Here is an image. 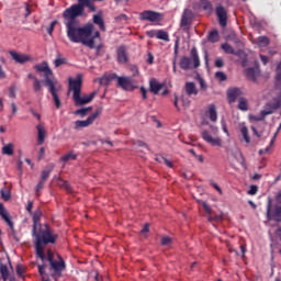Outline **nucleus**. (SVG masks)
<instances>
[{
	"mask_svg": "<svg viewBox=\"0 0 281 281\" xmlns=\"http://www.w3.org/2000/svg\"><path fill=\"white\" fill-rule=\"evenodd\" d=\"M80 15H77L69 9L63 12L64 25H66V34L70 43H82L86 47H94L93 40V24H86L80 26V21L78 20Z\"/></svg>",
	"mask_w": 281,
	"mask_h": 281,
	"instance_id": "obj_1",
	"label": "nucleus"
},
{
	"mask_svg": "<svg viewBox=\"0 0 281 281\" xmlns=\"http://www.w3.org/2000/svg\"><path fill=\"white\" fill-rule=\"evenodd\" d=\"M32 236L35 238L36 256L43 261L45 260V247L43 245H56L58 234L54 233L49 225L45 224L44 228L35 231V234H32Z\"/></svg>",
	"mask_w": 281,
	"mask_h": 281,
	"instance_id": "obj_2",
	"label": "nucleus"
},
{
	"mask_svg": "<svg viewBox=\"0 0 281 281\" xmlns=\"http://www.w3.org/2000/svg\"><path fill=\"white\" fill-rule=\"evenodd\" d=\"M34 69L38 71V74H44L45 80L44 85L47 87L49 93L52 94L54 104L56 109H60L63 106V102H60V97H58V91L60 90V85L58 81L52 80V76H54V71L49 68V64L47 61H43L41 64H36Z\"/></svg>",
	"mask_w": 281,
	"mask_h": 281,
	"instance_id": "obj_3",
	"label": "nucleus"
},
{
	"mask_svg": "<svg viewBox=\"0 0 281 281\" xmlns=\"http://www.w3.org/2000/svg\"><path fill=\"white\" fill-rule=\"evenodd\" d=\"M69 91H74L72 100L76 106H82L85 104H89L95 98V92L90 93L89 95L81 97L80 93L82 92V75H77V77L69 78Z\"/></svg>",
	"mask_w": 281,
	"mask_h": 281,
	"instance_id": "obj_4",
	"label": "nucleus"
},
{
	"mask_svg": "<svg viewBox=\"0 0 281 281\" xmlns=\"http://www.w3.org/2000/svg\"><path fill=\"white\" fill-rule=\"evenodd\" d=\"M274 199L276 203H273V199L268 198L267 220L281 223V192L277 193Z\"/></svg>",
	"mask_w": 281,
	"mask_h": 281,
	"instance_id": "obj_5",
	"label": "nucleus"
},
{
	"mask_svg": "<svg viewBox=\"0 0 281 281\" xmlns=\"http://www.w3.org/2000/svg\"><path fill=\"white\" fill-rule=\"evenodd\" d=\"M190 56H182L180 58V69L183 71H190V69H199L201 67V59L199 58V50L196 47H192L190 50Z\"/></svg>",
	"mask_w": 281,
	"mask_h": 281,
	"instance_id": "obj_6",
	"label": "nucleus"
},
{
	"mask_svg": "<svg viewBox=\"0 0 281 281\" xmlns=\"http://www.w3.org/2000/svg\"><path fill=\"white\" fill-rule=\"evenodd\" d=\"M85 8H89L91 12H95V4H93L92 0H78L76 4L70 5L67 10L77 16H82L85 14Z\"/></svg>",
	"mask_w": 281,
	"mask_h": 281,
	"instance_id": "obj_7",
	"label": "nucleus"
},
{
	"mask_svg": "<svg viewBox=\"0 0 281 281\" xmlns=\"http://www.w3.org/2000/svg\"><path fill=\"white\" fill-rule=\"evenodd\" d=\"M54 168H55L54 164H49L42 171L41 179L35 187V196H41V190L45 188V183H47V180L49 179V175L54 172Z\"/></svg>",
	"mask_w": 281,
	"mask_h": 281,
	"instance_id": "obj_8",
	"label": "nucleus"
},
{
	"mask_svg": "<svg viewBox=\"0 0 281 281\" xmlns=\"http://www.w3.org/2000/svg\"><path fill=\"white\" fill-rule=\"evenodd\" d=\"M139 21H149V23H159L164 21V15L157 11L145 10L139 13Z\"/></svg>",
	"mask_w": 281,
	"mask_h": 281,
	"instance_id": "obj_9",
	"label": "nucleus"
},
{
	"mask_svg": "<svg viewBox=\"0 0 281 281\" xmlns=\"http://www.w3.org/2000/svg\"><path fill=\"white\" fill-rule=\"evenodd\" d=\"M102 113V109H98L93 114H91L87 120L85 121H76L75 122V131H80V128H87L88 126H91L98 117H100V114Z\"/></svg>",
	"mask_w": 281,
	"mask_h": 281,
	"instance_id": "obj_10",
	"label": "nucleus"
},
{
	"mask_svg": "<svg viewBox=\"0 0 281 281\" xmlns=\"http://www.w3.org/2000/svg\"><path fill=\"white\" fill-rule=\"evenodd\" d=\"M57 258L58 260L53 261L50 265V269L55 271V273H53L52 277L54 278V276H57V278H63V271L67 269V263L60 255H57Z\"/></svg>",
	"mask_w": 281,
	"mask_h": 281,
	"instance_id": "obj_11",
	"label": "nucleus"
},
{
	"mask_svg": "<svg viewBox=\"0 0 281 281\" xmlns=\"http://www.w3.org/2000/svg\"><path fill=\"white\" fill-rule=\"evenodd\" d=\"M0 216H2L3 221L10 227L12 236L14 237L16 243H19V237H16V229H14V222H12V218H10V214H8V212L5 211V206H3L2 203H0Z\"/></svg>",
	"mask_w": 281,
	"mask_h": 281,
	"instance_id": "obj_12",
	"label": "nucleus"
},
{
	"mask_svg": "<svg viewBox=\"0 0 281 281\" xmlns=\"http://www.w3.org/2000/svg\"><path fill=\"white\" fill-rule=\"evenodd\" d=\"M115 80H117V87L123 89V91H133V89H135L133 86V77H120L116 75Z\"/></svg>",
	"mask_w": 281,
	"mask_h": 281,
	"instance_id": "obj_13",
	"label": "nucleus"
},
{
	"mask_svg": "<svg viewBox=\"0 0 281 281\" xmlns=\"http://www.w3.org/2000/svg\"><path fill=\"white\" fill-rule=\"evenodd\" d=\"M202 139L206 142V144H210V146H217L221 148L223 146V140L220 137L212 136V132L204 130L201 132Z\"/></svg>",
	"mask_w": 281,
	"mask_h": 281,
	"instance_id": "obj_14",
	"label": "nucleus"
},
{
	"mask_svg": "<svg viewBox=\"0 0 281 281\" xmlns=\"http://www.w3.org/2000/svg\"><path fill=\"white\" fill-rule=\"evenodd\" d=\"M90 38H94V40H93V47H89V49H95V56H101L102 49H104V44L102 43L100 31H95Z\"/></svg>",
	"mask_w": 281,
	"mask_h": 281,
	"instance_id": "obj_15",
	"label": "nucleus"
},
{
	"mask_svg": "<svg viewBox=\"0 0 281 281\" xmlns=\"http://www.w3.org/2000/svg\"><path fill=\"white\" fill-rule=\"evenodd\" d=\"M215 14L218 19V23L222 27H227V9L223 4H217Z\"/></svg>",
	"mask_w": 281,
	"mask_h": 281,
	"instance_id": "obj_16",
	"label": "nucleus"
},
{
	"mask_svg": "<svg viewBox=\"0 0 281 281\" xmlns=\"http://www.w3.org/2000/svg\"><path fill=\"white\" fill-rule=\"evenodd\" d=\"M190 25H192V12L190 9H184L180 21V26L184 32H188V30H190Z\"/></svg>",
	"mask_w": 281,
	"mask_h": 281,
	"instance_id": "obj_17",
	"label": "nucleus"
},
{
	"mask_svg": "<svg viewBox=\"0 0 281 281\" xmlns=\"http://www.w3.org/2000/svg\"><path fill=\"white\" fill-rule=\"evenodd\" d=\"M183 91L186 95H188V98H192V97L195 98V95H199V89H196V83L192 81L186 82L183 87Z\"/></svg>",
	"mask_w": 281,
	"mask_h": 281,
	"instance_id": "obj_18",
	"label": "nucleus"
},
{
	"mask_svg": "<svg viewBox=\"0 0 281 281\" xmlns=\"http://www.w3.org/2000/svg\"><path fill=\"white\" fill-rule=\"evenodd\" d=\"M41 216H43V211L41 209H37L33 213V228H32V234H36V231L43 228L41 225Z\"/></svg>",
	"mask_w": 281,
	"mask_h": 281,
	"instance_id": "obj_19",
	"label": "nucleus"
},
{
	"mask_svg": "<svg viewBox=\"0 0 281 281\" xmlns=\"http://www.w3.org/2000/svg\"><path fill=\"white\" fill-rule=\"evenodd\" d=\"M243 95L240 88H231L227 90V100L229 104H234L238 98Z\"/></svg>",
	"mask_w": 281,
	"mask_h": 281,
	"instance_id": "obj_20",
	"label": "nucleus"
},
{
	"mask_svg": "<svg viewBox=\"0 0 281 281\" xmlns=\"http://www.w3.org/2000/svg\"><path fill=\"white\" fill-rule=\"evenodd\" d=\"M161 89H166L165 83H159V81H157L155 78L150 79L149 91L154 93V95H159V91H161Z\"/></svg>",
	"mask_w": 281,
	"mask_h": 281,
	"instance_id": "obj_21",
	"label": "nucleus"
},
{
	"mask_svg": "<svg viewBox=\"0 0 281 281\" xmlns=\"http://www.w3.org/2000/svg\"><path fill=\"white\" fill-rule=\"evenodd\" d=\"M116 58L120 65H126L128 63V54H126V47L120 46L116 50Z\"/></svg>",
	"mask_w": 281,
	"mask_h": 281,
	"instance_id": "obj_22",
	"label": "nucleus"
},
{
	"mask_svg": "<svg viewBox=\"0 0 281 281\" xmlns=\"http://www.w3.org/2000/svg\"><path fill=\"white\" fill-rule=\"evenodd\" d=\"M10 56L15 60V63H19L20 65H24V63H29L30 56L23 55L21 53H16L14 50L9 52Z\"/></svg>",
	"mask_w": 281,
	"mask_h": 281,
	"instance_id": "obj_23",
	"label": "nucleus"
},
{
	"mask_svg": "<svg viewBox=\"0 0 281 281\" xmlns=\"http://www.w3.org/2000/svg\"><path fill=\"white\" fill-rule=\"evenodd\" d=\"M246 76L248 80H251L252 82H257L258 77L260 76V67H256V68L250 67L246 69Z\"/></svg>",
	"mask_w": 281,
	"mask_h": 281,
	"instance_id": "obj_24",
	"label": "nucleus"
},
{
	"mask_svg": "<svg viewBox=\"0 0 281 281\" xmlns=\"http://www.w3.org/2000/svg\"><path fill=\"white\" fill-rule=\"evenodd\" d=\"M37 144L42 146V144H45V136L47 135V132H45V127L43 125H37Z\"/></svg>",
	"mask_w": 281,
	"mask_h": 281,
	"instance_id": "obj_25",
	"label": "nucleus"
},
{
	"mask_svg": "<svg viewBox=\"0 0 281 281\" xmlns=\"http://www.w3.org/2000/svg\"><path fill=\"white\" fill-rule=\"evenodd\" d=\"M206 115L209 116L211 122H216L218 120V112H216V105H209V111L206 112Z\"/></svg>",
	"mask_w": 281,
	"mask_h": 281,
	"instance_id": "obj_26",
	"label": "nucleus"
},
{
	"mask_svg": "<svg viewBox=\"0 0 281 281\" xmlns=\"http://www.w3.org/2000/svg\"><path fill=\"white\" fill-rule=\"evenodd\" d=\"M117 78V74H111L109 76H103L99 79L100 85H103L104 87H109L111 85L112 80H115Z\"/></svg>",
	"mask_w": 281,
	"mask_h": 281,
	"instance_id": "obj_27",
	"label": "nucleus"
},
{
	"mask_svg": "<svg viewBox=\"0 0 281 281\" xmlns=\"http://www.w3.org/2000/svg\"><path fill=\"white\" fill-rule=\"evenodd\" d=\"M93 23L99 26V30H101V32H106V26L104 25V19H102V15H93Z\"/></svg>",
	"mask_w": 281,
	"mask_h": 281,
	"instance_id": "obj_28",
	"label": "nucleus"
},
{
	"mask_svg": "<svg viewBox=\"0 0 281 281\" xmlns=\"http://www.w3.org/2000/svg\"><path fill=\"white\" fill-rule=\"evenodd\" d=\"M58 186L59 188H61V190H66V192L68 194H74V188H71V184H69V181L67 180H61L60 178H58Z\"/></svg>",
	"mask_w": 281,
	"mask_h": 281,
	"instance_id": "obj_29",
	"label": "nucleus"
},
{
	"mask_svg": "<svg viewBox=\"0 0 281 281\" xmlns=\"http://www.w3.org/2000/svg\"><path fill=\"white\" fill-rule=\"evenodd\" d=\"M268 109H266V111H278V109H280L281 106V99L280 98H274L273 101L271 103L267 104Z\"/></svg>",
	"mask_w": 281,
	"mask_h": 281,
	"instance_id": "obj_30",
	"label": "nucleus"
},
{
	"mask_svg": "<svg viewBox=\"0 0 281 281\" xmlns=\"http://www.w3.org/2000/svg\"><path fill=\"white\" fill-rule=\"evenodd\" d=\"M200 8L209 14H212V11L214 10V8L212 7V2H210L209 0H200Z\"/></svg>",
	"mask_w": 281,
	"mask_h": 281,
	"instance_id": "obj_31",
	"label": "nucleus"
},
{
	"mask_svg": "<svg viewBox=\"0 0 281 281\" xmlns=\"http://www.w3.org/2000/svg\"><path fill=\"white\" fill-rule=\"evenodd\" d=\"M76 159H78V154L74 151H69L68 154L64 155L60 158V161H63L64 164H67V161H76Z\"/></svg>",
	"mask_w": 281,
	"mask_h": 281,
	"instance_id": "obj_32",
	"label": "nucleus"
},
{
	"mask_svg": "<svg viewBox=\"0 0 281 281\" xmlns=\"http://www.w3.org/2000/svg\"><path fill=\"white\" fill-rule=\"evenodd\" d=\"M2 155H8L9 157H12L14 155V144L9 143L2 147Z\"/></svg>",
	"mask_w": 281,
	"mask_h": 281,
	"instance_id": "obj_33",
	"label": "nucleus"
},
{
	"mask_svg": "<svg viewBox=\"0 0 281 281\" xmlns=\"http://www.w3.org/2000/svg\"><path fill=\"white\" fill-rule=\"evenodd\" d=\"M156 38H158V41H165L166 43L170 42V35L168 34V32H166L164 30L157 31Z\"/></svg>",
	"mask_w": 281,
	"mask_h": 281,
	"instance_id": "obj_34",
	"label": "nucleus"
},
{
	"mask_svg": "<svg viewBox=\"0 0 281 281\" xmlns=\"http://www.w3.org/2000/svg\"><path fill=\"white\" fill-rule=\"evenodd\" d=\"M241 137L246 144H251V138L249 137V128L247 126H243L240 128Z\"/></svg>",
	"mask_w": 281,
	"mask_h": 281,
	"instance_id": "obj_35",
	"label": "nucleus"
},
{
	"mask_svg": "<svg viewBox=\"0 0 281 281\" xmlns=\"http://www.w3.org/2000/svg\"><path fill=\"white\" fill-rule=\"evenodd\" d=\"M269 43H271V41L267 36H259L257 38L258 47H269Z\"/></svg>",
	"mask_w": 281,
	"mask_h": 281,
	"instance_id": "obj_36",
	"label": "nucleus"
},
{
	"mask_svg": "<svg viewBox=\"0 0 281 281\" xmlns=\"http://www.w3.org/2000/svg\"><path fill=\"white\" fill-rule=\"evenodd\" d=\"M220 40H221V36L218 35V31L214 30L210 32L209 34L210 43H218Z\"/></svg>",
	"mask_w": 281,
	"mask_h": 281,
	"instance_id": "obj_37",
	"label": "nucleus"
},
{
	"mask_svg": "<svg viewBox=\"0 0 281 281\" xmlns=\"http://www.w3.org/2000/svg\"><path fill=\"white\" fill-rule=\"evenodd\" d=\"M0 194H1V199H3V201H10V199H12V193L10 192V189H8V188L1 189Z\"/></svg>",
	"mask_w": 281,
	"mask_h": 281,
	"instance_id": "obj_38",
	"label": "nucleus"
},
{
	"mask_svg": "<svg viewBox=\"0 0 281 281\" xmlns=\"http://www.w3.org/2000/svg\"><path fill=\"white\" fill-rule=\"evenodd\" d=\"M0 273H1V276H2V279H3L4 281H7L8 278H10V272H9V270H8V266L1 263V265H0Z\"/></svg>",
	"mask_w": 281,
	"mask_h": 281,
	"instance_id": "obj_39",
	"label": "nucleus"
},
{
	"mask_svg": "<svg viewBox=\"0 0 281 281\" xmlns=\"http://www.w3.org/2000/svg\"><path fill=\"white\" fill-rule=\"evenodd\" d=\"M273 114V110H262L261 111V116H255L254 120L256 122H262V120H265V117H267V115H271Z\"/></svg>",
	"mask_w": 281,
	"mask_h": 281,
	"instance_id": "obj_40",
	"label": "nucleus"
},
{
	"mask_svg": "<svg viewBox=\"0 0 281 281\" xmlns=\"http://www.w3.org/2000/svg\"><path fill=\"white\" fill-rule=\"evenodd\" d=\"M237 109H239V111H247L249 109V105L247 103V99L239 98V103H238Z\"/></svg>",
	"mask_w": 281,
	"mask_h": 281,
	"instance_id": "obj_41",
	"label": "nucleus"
},
{
	"mask_svg": "<svg viewBox=\"0 0 281 281\" xmlns=\"http://www.w3.org/2000/svg\"><path fill=\"white\" fill-rule=\"evenodd\" d=\"M222 49L225 52V54H233V55H236V50H235L234 47H232V45H229L228 43L222 44Z\"/></svg>",
	"mask_w": 281,
	"mask_h": 281,
	"instance_id": "obj_42",
	"label": "nucleus"
},
{
	"mask_svg": "<svg viewBox=\"0 0 281 281\" xmlns=\"http://www.w3.org/2000/svg\"><path fill=\"white\" fill-rule=\"evenodd\" d=\"M116 23H121L122 25H126L128 23V15L126 14H120L115 18Z\"/></svg>",
	"mask_w": 281,
	"mask_h": 281,
	"instance_id": "obj_43",
	"label": "nucleus"
},
{
	"mask_svg": "<svg viewBox=\"0 0 281 281\" xmlns=\"http://www.w3.org/2000/svg\"><path fill=\"white\" fill-rule=\"evenodd\" d=\"M92 109L93 108L91 106L79 109L75 112V115H81V117H85V115H87L89 111H92Z\"/></svg>",
	"mask_w": 281,
	"mask_h": 281,
	"instance_id": "obj_44",
	"label": "nucleus"
},
{
	"mask_svg": "<svg viewBox=\"0 0 281 281\" xmlns=\"http://www.w3.org/2000/svg\"><path fill=\"white\" fill-rule=\"evenodd\" d=\"M55 67H60L61 65H67V59L60 57V54L57 55V58L54 61Z\"/></svg>",
	"mask_w": 281,
	"mask_h": 281,
	"instance_id": "obj_45",
	"label": "nucleus"
},
{
	"mask_svg": "<svg viewBox=\"0 0 281 281\" xmlns=\"http://www.w3.org/2000/svg\"><path fill=\"white\" fill-rule=\"evenodd\" d=\"M33 89L35 93H38V91H43V86L41 85V80H38V78H34Z\"/></svg>",
	"mask_w": 281,
	"mask_h": 281,
	"instance_id": "obj_46",
	"label": "nucleus"
},
{
	"mask_svg": "<svg viewBox=\"0 0 281 281\" xmlns=\"http://www.w3.org/2000/svg\"><path fill=\"white\" fill-rule=\"evenodd\" d=\"M274 142H276V134H274L273 138L271 139L270 145L268 147H266L265 149L259 150V155H267V153H269V150H271V147L273 146Z\"/></svg>",
	"mask_w": 281,
	"mask_h": 281,
	"instance_id": "obj_47",
	"label": "nucleus"
},
{
	"mask_svg": "<svg viewBox=\"0 0 281 281\" xmlns=\"http://www.w3.org/2000/svg\"><path fill=\"white\" fill-rule=\"evenodd\" d=\"M32 14V4L24 2V19H27Z\"/></svg>",
	"mask_w": 281,
	"mask_h": 281,
	"instance_id": "obj_48",
	"label": "nucleus"
},
{
	"mask_svg": "<svg viewBox=\"0 0 281 281\" xmlns=\"http://www.w3.org/2000/svg\"><path fill=\"white\" fill-rule=\"evenodd\" d=\"M215 78L220 81V82H225V80H227V75H225V72L223 71H217L215 74Z\"/></svg>",
	"mask_w": 281,
	"mask_h": 281,
	"instance_id": "obj_49",
	"label": "nucleus"
},
{
	"mask_svg": "<svg viewBox=\"0 0 281 281\" xmlns=\"http://www.w3.org/2000/svg\"><path fill=\"white\" fill-rule=\"evenodd\" d=\"M170 243H172V238H170L168 236L162 237L160 240V245H162V246H168V245H170Z\"/></svg>",
	"mask_w": 281,
	"mask_h": 281,
	"instance_id": "obj_50",
	"label": "nucleus"
},
{
	"mask_svg": "<svg viewBox=\"0 0 281 281\" xmlns=\"http://www.w3.org/2000/svg\"><path fill=\"white\" fill-rule=\"evenodd\" d=\"M58 24V21H53L49 25V27L47 29V34H49V36H52V34H54V27H56V25Z\"/></svg>",
	"mask_w": 281,
	"mask_h": 281,
	"instance_id": "obj_51",
	"label": "nucleus"
},
{
	"mask_svg": "<svg viewBox=\"0 0 281 281\" xmlns=\"http://www.w3.org/2000/svg\"><path fill=\"white\" fill-rule=\"evenodd\" d=\"M9 98H16V87L15 86H11L9 88Z\"/></svg>",
	"mask_w": 281,
	"mask_h": 281,
	"instance_id": "obj_52",
	"label": "nucleus"
},
{
	"mask_svg": "<svg viewBox=\"0 0 281 281\" xmlns=\"http://www.w3.org/2000/svg\"><path fill=\"white\" fill-rule=\"evenodd\" d=\"M131 71H132V76L133 78H135L136 76H139V68L135 65L131 66Z\"/></svg>",
	"mask_w": 281,
	"mask_h": 281,
	"instance_id": "obj_53",
	"label": "nucleus"
},
{
	"mask_svg": "<svg viewBox=\"0 0 281 281\" xmlns=\"http://www.w3.org/2000/svg\"><path fill=\"white\" fill-rule=\"evenodd\" d=\"M215 67H217L218 69L225 67V61L223 60V58H217L215 60Z\"/></svg>",
	"mask_w": 281,
	"mask_h": 281,
	"instance_id": "obj_54",
	"label": "nucleus"
},
{
	"mask_svg": "<svg viewBox=\"0 0 281 281\" xmlns=\"http://www.w3.org/2000/svg\"><path fill=\"white\" fill-rule=\"evenodd\" d=\"M257 193H258V186H256V184L250 186V189L248 190V194L254 195Z\"/></svg>",
	"mask_w": 281,
	"mask_h": 281,
	"instance_id": "obj_55",
	"label": "nucleus"
},
{
	"mask_svg": "<svg viewBox=\"0 0 281 281\" xmlns=\"http://www.w3.org/2000/svg\"><path fill=\"white\" fill-rule=\"evenodd\" d=\"M47 261L49 262V265H52V262H55L56 260L54 259V252H52V250L47 251Z\"/></svg>",
	"mask_w": 281,
	"mask_h": 281,
	"instance_id": "obj_56",
	"label": "nucleus"
},
{
	"mask_svg": "<svg viewBox=\"0 0 281 281\" xmlns=\"http://www.w3.org/2000/svg\"><path fill=\"white\" fill-rule=\"evenodd\" d=\"M140 93H142V98L143 100H148V90H146L145 87H140Z\"/></svg>",
	"mask_w": 281,
	"mask_h": 281,
	"instance_id": "obj_57",
	"label": "nucleus"
},
{
	"mask_svg": "<svg viewBox=\"0 0 281 281\" xmlns=\"http://www.w3.org/2000/svg\"><path fill=\"white\" fill-rule=\"evenodd\" d=\"M146 36H148L149 38H155V36L157 37V31L155 30L147 31Z\"/></svg>",
	"mask_w": 281,
	"mask_h": 281,
	"instance_id": "obj_58",
	"label": "nucleus"
},
{
	"mask_svg": "<svg viewBox=\"0 0 281 281\" xmlns=\"http://www.w3.org/2000/svg\"><path fill=\"white\" fill-rule=\"evenodd\" d=\"M204 212H206L209 215L212 214V207L209 206L207 202H203Z\"/></svg>",
	"mask_w": 281,
	"mask_h": 281,
	"instance_id": "obj_59",
	"label": "nucleus"
},
{
	"mask_svg": "<svg viewBox=\"0 0 281 281\" xmlns=\"http://www.w3.org/2000/svg\"><path fill=\"white\" fill-rule=\"evenodd\" d=\"M34 207V202L33 201H29L27 205H26V212H29V214H32V209Z\"/></svg>",
	"mask_w": 281,
	"mask_h": 281,
	"instance_id": "obj_60",
	"label": "nucleus"
},
{
	"mask_svg": "<svg viewBox=\"0 0 281 281\" xmlns=\"http://www.w3.org/2000/svg\"><path fill=\"white\" fill-rule=\"evenodd\" d=\"M30 113L32 114L33 117H36L38 121H41V114L34 111L33 108L30 109Z\"/></svg>",
	"mask_w": 281,
	"mask_h": 281,
	"instance_id": "obj_61",
	"label": "nucleus"
},
{
	"mask_svg": "<svg viewBox=\"0 0 281 281\" xmlns=\"http://www.w3.org/2000/svg\"><path fill=\"white\" fill-rule=\"evenodd\" d=\"M160 160L164 161L168 168H172V161L168 160V158L160 157Z\"/></svg>",
	"mask_w": 281,
	"mask_h": 281,
	"instance_id": "obj_62",
	"label": "nucleus"
},
{
	"mask_svg": "<svg viewBox=\"0 0 281 281\" xmlns=\"http://www.w3.org/2000/svg\"><path fill=\"white\" fill-rule=\"evenodd\" d=\"M38 273H40V276H45V265L38 266Z\"/></svg>",
	"mask_w": 281,
	"mask_h": 281,
	"instance_id": "obj_63",
	"label": "nucleus"
},
{
	"mask_svg": "<svg viewBox=\"0 0 281 281\" xmlns=\"http://www.w3.org/2000/svg\"><path fill=\"white\" fill-rule=\"evenodd\" d=\"M43 157H45V147H41L40 149V154H38V159H43Z\"/></svg>",
	"mask_w": 281,
	"mask_h": 281,
	"instance_id": "obj_64",
	"label": "nucleus"
}]
</instances>
